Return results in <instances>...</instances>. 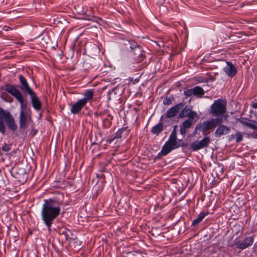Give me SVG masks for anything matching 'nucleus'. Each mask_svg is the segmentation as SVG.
<instances>
[{"label":"nucleus","instance_id":"7c9ffc66","mask_svg":"<svg viewBox=\"0 0 257 257\" xmlns=\"http://www.w3.org/2000/svg\"><path fill=\"white\" fill-rule=\"evenodd\" d=\"M235 138H236V142H237V143L240 142L243 139L242 135H241V134L240 133H236Z\"/></svg>","mask_w":257,"mask_h":257},{"label":"nucleus","instance_id":"c85d7f7f","mask_svg":"<svg viewBox=\"0 0 257 257\" xmlns=\"http://www.w3.org/2000/svg\"><path fill=\"white\" fill-rule=\"evenodd\" d=\"M174 100V98L172 96L169 97H166L164 99V100L163 101V103L164 105H169L172 103V101Z\"/></svg>","mask_w":257,"mask_h":257},{"label":"nucleus","instance_id":"473e14b6","mask_svg":"<svg viewBox=\"0 0 257 257\" xmlns=\"http://www.w3.org/2000/svg\"><path fill=\"white\" fill-rule=\"evenodd\" d=\"M104 118L109 119H113V116L109 113V110L108 109Z\"/></svg>","mask_w":257,"mask_h":257},{"label":"nucleus","instance_id":"f8f14e48","mask_svg":"<svg viewBox=\"0 0 257 257\" xmlns=\"http://www.w3.org/2000/svg\"><path fill=\"white\" fill-rule=\"evenodd\" d=\"M13 173L15 174V177L20 182H25L28 178V175L25 169L14 167L12 169Z\"/></svg>","mask_w":257,"mask_h":257},{"label":"nucleus","instance_id":"412c9836","mask_svg":"<svg viewBox=\"0 0 257 257\" xmlns=\"http://www.w3.org/2000/svg\"><path fill=\"white\" fill-rule=\"evenodd\" d=\"M83 97L81 99L86 104L87 103L91 101L94 96V91L93 89H87L83 94Z\"/></svg>","mask_w":257,"mask_h":257},{"label":"nucleus","instance_id":"5701e85b","mask_svg":"<svg viewBox=\"0 0 257 257\" xmlns=\"http://www.w3.org/2000/svg\"><path fill=\"white\" fill-rule=\"evenodd\" d=\"M163 130H164L163 123L162 121H161L152 127V128L151 130V132L152 134H153L154 135H155L156 136H159V134Z\"/></svg>","mask_w":257,"mask_h":257},{"label":"nucleus","instance_id":"b1692460","mask_svg":"<svg viewBox=\"0 0 257 257\" xmlns=\"http://www.w3.org/2000/svg\"><path fill=\"white\" fill-rule=\"evenodd\" d=\"M208 213H205L204 212H201L195 218L192 223L191 226H197L205 218V217L208 215Z\"/></svg>","mask_w":257,"mask_h":257},{"label":"nucleus","instance_id":"7ed1b4c3","mask_svg":"<svg viewBox=\"0 0 257 257\" xmlns=\"http://www.w3.org/2000/svg\"><path fill=\"white\" fill-rule=\"evenodd\" d=\"M2 89H4L8 93L11 94L20 103V113H21L22 112H30V110L27 111L28 101L25 98H24L23 93L21 90L16 88L14 85L8 83L6 84L4 86V88H2Z\"/></svg>","mask_w":257,"mask_h":257},{"label":"nucleus","instance_id":"e433bc0d","mask_svg":"<svg viewBox=\"0 0 257 257\" xmlns=\"http://www.w3.org/2000/svg\"><path fill=\"white\" fill-rule=\"evenodd\" d=\"M189 147V144L187 143H185L184 142L183 143V145L182 146V147H184V148H188Z\"/></svg>","mask_w":257,"mask_h":257},{"label":"nucleus","instance_id":"bb28decb","mask_svg":"<svg viewBox=\"0 0 257 257\" xmlns=\"http://www.w3.org/2000/svg\"><path fill=\"white\" fill-rule=\"evenodd\" d=\"M107 111V109H105L102 111H96L94 113V115L96 117H100L101 119H103V118H104Z\"/></svg>","mask_w":257,"mask_h":257},{"label":"nucleus","instance_id":"aec40b11","mask_svg":"<svg viewBox=\"0 0 257 257\" xmlns=\"http://www.w3.org/2000/svg\"><path fill=\"white\" fill-rule=\"evenodd\" d=\"M194 120H185L180 124V133L183 136H184L192 126Z\"/></svg>","mask_w":257,"mask_h":257},{"label":"nucleus","instance_id":"4468645a","mask_svg":"<svg viewBox=\"0 0 257 257\" xmlns=\"http://www.w3.org/2000/svg\"><path fill=\"white\" fill-rule=\"evenodd\" d=\"M30 96V100L33 107L37 111L42 108V104L37 93L33 91L28 94Z\"/></svg>","mask_w":257,"mask_h":257},{"label":"nucleus","instance_id":"a878e982","mask_svg":"<svg viewBox=\"0 0 257 257\" xmlns=\"http://www.w3.org/2000/svg\"><path fill=\"white\" fill-rule=\"evenodd\" d=\"M112 119H109L107 118H103L102 119V123H103V127L104 128H108L112 124Z\"/></svg>","mask_w":257,"mask_h":257},{"label":"nucleus","instance_id":"39448f33","mask_svg":"<svg viewBox=\"0 0 257 257\" xmlns=\"http://www.w3.org/2000/svg\"><path fill=\"white\" fill-rule=\"evenodd\" d=\"M177 136L170 135L169 139L162 147L161 151L156 157V159H159L163 156H167L172 151V148L176 145L177 141Z\"/></svg>","mask_w":257,"mask_h":257},{"label":"nucleus","instance_id":"393cba45","mask_svg":"<svg viewBox=\"0 0 257 257\" xmlns=\"http://www.w3.org/2000/svg\"><path fill=\"white\" fill-rule=\"evenodd\" d=\"M83 69L85 71H93L95 70V66H92V63L91 62L86 61L84 62L83 65Z\"/></svg>","mask_w":257,"mask_h":257},{"label":"nucleus","instance_id":"f704fd0d","mask_svg":"<svg viewBox=\"0 0 257 257\" xmlns=\"http://www.w3.org/2000/svg\"><path fill=\"white\" fill-rule=\"evenodd\" d=\"M177 127V125H175L174 126V128L173 129V130L172 131V132L170 134V135L177 136V131H176Z\"/></svg>","mask_w":257,"mask_h":257},{"label":"nucleus","instance_id":"58836bf2","mask_svg":"<svg viewBox=\"0 0 257 257\" xmlns=\"http://www.w3.org/2000/svg\"><path fill=\"white\" fill-rule=\"evenodd\" d=\"M163 116L162 115V116H161V120L163 118Z\"/></svg>","mask_w":257,"mask_h":257},{"label":"nucleus","instance_id":"f3484780","mask_svg":"<svg viewBox=\"0 0 257 257\" xmlns=\"http://www.w3.org/2000/svg\"><path fill=\"white\" fill-rule=\"evenodd\" d=\"M226 65L223 68V71L229 77L232 78L236 73L237 69L236 67L230 62H226Z\"/></svg>","mask_w":257,"mask_h":257},{"label":"nucleus","instance_id":"a211bd4d","mask_svg":"<svg viewBox=\"0 0 257 257\" xmlns=\"http://www.w3.org/2000/svg\"><path fill=\"white\" fill-rule=\"evenodd\" d=\"M86 104L81 99H78L72 106L70 112L73 114H78Z\"/></svg>","mask_w":257,"mask_h":257},{"label":"nucleus","instance_id":"4c0bfd02","mask_svg":"<svg viewBox=\"0 0 257 257\" xmlns=\"http://www.w3.org/2000/svg\"><path fill=\"white\" fill-rule=\"evenodd\" d=\"M37 132V130H35V132H34V134H33V136H34Z\"/></svg>","mask_w":257,"mask_h":257},{"label":"nucleus","instance_id":"6e6552de","mask_svg":"<svg viewBox=\"0 0 257 257\" xmlns=\"http://www.w3.org/2000/svg\"><path fill=\"white\" fill-rule=\"evenodd\" d=\"M192 106L187 105L181 109V110L178 115V118H183L188 117L187 120H194L196 117H197V113L196 111H193Z\"/></svg>","mask_w":257,"mask_h":257},{"label":"nucleus","instance_id":"1a4fd4ad","mask_svg":"<svg viewBox=\"0 0 257 257\" xmlns=\"http://www.w3.org/2000/svg\"><path fill=\"white\" fill-rule=\"evenodd\" d=\"M210 139L209 137H205L200 141L193 142L189 147V149L193 152H196L207 147L210 143Z\"/></svg>","mask_w":257,"mask_h":257},{"label":"nucleus","instance_id":"f03ea898","mask_svg":"<svg viewBox=\"0 0 257 257\" xmlns=\"http://www.w3.org/2000/svg\"><path fill=\"white\" fill-rule=\"evenodd\" d=\"M4 120L10 130L12 131L17 130L18 126L13 115L10 111L0 107V132L3 134H5L6 131Z\"/></svg>","mask_w":257,"mask_h":257},{"label":"nucleus","instance_id":"f257e3e1","mask_svg":"<svg viewBox=\"0 0 257 257\" xmlns=\"http://www.w3.org/2000/svg\"><path fill=\"white\" fill-rule=\"evenodd\" d=\"M62 202L57 198L44 199L41 210V217L43 223L49 231L55 220L60 215Z\"/></svg>","mask_w":257,"mask_h":257},{"label":"nucleus","instance_id":"c9c22d12","mask_svg":"<svg viewBox=\"0 0 257 257\" xmlns=\"http://www.w3.org/2000/svg\"><path fill=\"white\" fill-rule=\"evenodd\" d=\"M252 107L257 109V100H255V101L252 102Z\"/></svg>","mask_w":257,"mask_h":257},{"label":"nucleus","instance_id":"4be33fe9","mask_svg":"<svg viewBox=\"0 0 257 257\" xmlns=\"http://www.w3.org/2000/svg\"><path fill=\"white\" fill-rule=\"evenodd\" d=\"M127 127H123L119 128L116 132L114 133L110 137L109 142L112 143L114 140L116 139H121L122 137L123 134L126 131Z\"/></svg>","mask_w":257,"mask_h":257},{"label":"nucleus","instance_id":"6ab92c4d","mask_svg":"<svg viewBox=\"0 0 257 257\" xmlns=\"http://www.w3.org/2000/svg\"><path fill=\"white\" fill-rule=\"evenodd\" d=\"M218 125L219 126L214 133V136L216 138H220L222 136L227 135L230 133V129L226 125L221 124V123Z\"/></svg>","mask_w":257,"mask_h":257},{"label":"nucleus","instance_id":"0eeeda50","mask_svg":"<svg viewBox=\"0 0 257 257\" xmlns=\"http://www.w3.org/2000/svg\"><path fill=\"white\" fill-rule=\"evenodd\" d=\"M33 122L31 116V112L20 113L19 116V127L21 130H25L28 127L29 125Z\"/></svg>","mask_w":257,"mask_h":257},{"label":"nucleus","instance_id":"ddd939ff","mask_svg":"<svg viewBox=\"0 0 257 257\" xmlns=\"http://www.w3.org/2000/svg\"><path fill=\"white\" fill-rule=\"evenodd\" d=\"M130 43V48L132 51L133 52L135 59H136L137 57H139L138 62H141L143 61V60L145 57V55L144 54L142 53V51L140 47L138 45V44L135 41L129 42Z\"/></svg>","mask_w":257,"mask_h":257},{"label":"nucleus","instance_id":"72a5a7b5","mask_svg":"<svg viewBox=\"0 0 257 257\" xmlns=\"http://www.w3.org/2000/svg\"><path fill=\"white\" fill-rule=\"evenodd\" d=\"M240 122H241V123H242V124H244L245 125H246V126H248V125H247V124L254 123L255 121H251V120H247V121H241Z\"/></svg>","mask_w":257,"mask_h":257},{"label":"nucleus","instance_id":"9b49d317","mask_svg":"<svg viewBox=\"0 0 257 257\" xmlns=\"http://www.w3.org/2000/svg\"><path fill=\"white\" fill-rule=\"evenodd\" d=\"M18 79L20 83L19 88L21 92L22 91L25 94H29L34 91L29 85L27 79L23 75H19Z\"/></svg>","mask_w":257,"mask_h":257},{"label":"nucleus","instance_id":"2f4dec72","mask_svg":"<svg viewBox=\"0 0 257 257\" xmlns=\"http://www.w3.org/2000/svg\"><path fill=\"white\" fill-rule=\"evenodd\" d=\"M247 125H248V127L250 128L257 130V122L255 121L254 123H249L247 124Z\"/></svg>","mask_w":257,"mask_h":257},{"label":"nucleus","instance_id":"20e7f679","mask_svg":"<svg viewBox=\"0 0 257 257\" xmlns=\"http://www.w3.org/2000/svg\"><path fill=\"white\" fill-rule=\"evenodd\" d=\"M226 102L222 99L215 100L210 107L209 112L214 116L218 117L226 111Z\"/></svg>","mask_w":257,"mask_h":257},{"label":"nucleus","instance_id":"cd10ccee","mask_svg":"<svg viewBox=\"0 0 257 257\" xmlns=\"http://www.w3.org/2000/svg\"><path fill=\"white\" fill-rule=\"evenodd\" d=\"M184 141L182 139H177V141L176 142V145L172 148V151L177 149L180 147H182L183 145Z\"/></svg>","mask_w":257,"mask_h":257},{"label":"nucleus","instance_id":"9d476101","mask_svg":"<svg viewBox=\"0 0 257 257\" xmlns=\"http://www.w3.org/2000/svg\"><path fill=\"white\" fill-rule=\"evenodd\" d=\"M205 93L202 87L199 86H195L193 88L187 89L184 91V94L186 97L195 96L197 98H201Z\"/></svg>","mask_w":257,"mask_h":257},{"label":"nucleus","instance_id":"423d86ee","mask_svg":"<svg viewBox=\"0 0 257 257\" xmlns=\"http://www.w3.org/2000/svg\"><path fill=\"white\" fill-rule=\"evenodd\" d=\"M222 123L221 118H213L208 120L204 121L201 125H197L196 130H200L203 133L212 130Z\"/></svg>","mask_w":257,"mask_h":257},{"label":"nucleus","instance_id":"dca6fc26","mask_svg":"<svg viewBox=\"0 0 257 257\" xmlns=\"http://www.w3.org/2000/svg\"><path fill=\"white\" fill-rule=\"evenodd\" d=\"M254 237V236L247 237L241 242L238 241L236 243V247L243 250L251 246L253 243Z\"/></svg>","mask_w":257,"mask_h":257},{"label":"nucleus","instance_id":"2eb2a0df","mask_svg":"<svg viewBox=\"0 0 257 257\" xmlns=\"http://www.w3.org/2000/svg\"><path fill=\"white\" fill-rule=\"evenodd\" d=\"M184 105V103L180 102L171 107L166 111L165 117L170 118L175 117L179 111L183 107Z\"/></svg>","mask_w":257,"mask_h":257},{"label":"nucleus","instance_id":"c756f323","mask_svg":"<svg viewBox=\"0 0 257 257\" xmlns=\"http://www.w3.org/2000/svg\"><path fill=\"white\" fill-rule=\"evenodd\" d=\"M12 148V144H7L4 143L3 146L2 147V150L4 152H8L10 151Z\"/></svg>","mask_w":257,"mask_h":257}]
</instances>
